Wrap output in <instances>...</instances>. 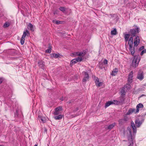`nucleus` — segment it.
I'll list each match as a JSON object with an SVG mask.
<instances>
[{
  "label": "nucleus",
  "mask_w": 146,
  "mask_h": 146,
  "mask_svg": "<svg viewBox=\"0 0 146 146\" xmlns=\"http://www.w3.org/2000/svg\"><path fill=\"white\" fill-rule=\"evenodd\" d=\"M29 35V32L26 30L23 32V35L21 40V45H23L25 40V38L26 36H28Z\"/></svg>",
  "instance_id": "3"
},
{
  "label": "nucleus",
  "mask_w": 146,
  "mask_h": 146,
  "mask_svg": "<svg viewBox=\"0 0 146 146\" xmlns=\"http://www.w3.org/2000/svg\"><path fill=\"white\" fill-rule=\"evenodd\" d=\"M137 78L140 80H143L144 78V76H143V72H141L139 73L138 74Z\"/></svg>",
  "instance_id": "14"
},
{
  "label": "nucleus",
  "mask_w": 146,
  "mask_h": 146,
  "mask_svg": "<svg viewBox=\"0 0 146 146\" xmlns=\"http://www.w3.org/2000/svg\"><path fill=\"white\" fill-rule=\"evenodd\" d=\"M85 52H74L71 55V56H78V57H81V58H83V57L85 54Z\"/></svg>",
  "instance_id": "2"
},
{
  "label": "nucleus",
  "mask_w": 146,
  "mask_h": 146,
  "mask_svg": "<svg viewBox=\"0 0 146 146\" xmlns=\"http://www.w3.org/2000/svg\"><path fill=\"white\" fill-rule=\"evenodd\" d=\"M60 10L62 11H64L65 10V8L64 7H60L59 8Z\"/></svg>",
  "instance_id": "33"
},
{
  "label": "nucleus",
  "mask_w": 146,
  "mask_h": 146,
  "mask_svg": "<svg viewBox=\"0 0 146 146\" xmlns=\"http://www.w3.org/2000/svg\"><path fill=\"white\" fill-rule=\"evenodd\" d=\"M128 42V44L129 46H132L133 44V38L132 37H130L129 40H128V41H127V42Z\"/></svg>",
  "instance_id": "18"
},
{
  "label": "nucleus",
  "mask_w": 146,
  "mask_h": 146,
  "mask_svg": "<svg viewBox=\"0 0 146 146\" xmlns=\"http://www.w3.org/2000/svg\"><path fill=\"white\" fill-rule=\"evenodd\" d=\"M83 58L78 57V58L72 60L70 62V65L72 66L73 64H74L77 62H80L82 60Z\"/></svg>",
  "instance_id": "4"
},
{
  "label": "nucleus",
  "mask_w": 146,
  "mask_h": 146,
  "mask_svg": "<svg viewBox=\"0 0 146 146\" xmlns=\"http://www.w3.org/2000/svg\"><path fill=\"white\" fill-rule=\"evenodd\" d=\"M118 71V69L117 68H115L113 69V70L112 71L111 74L113 76H114L117 74Z\"/></svg>",
  "instance_id": "22"
},
{
  "label": "nucleus",
  "mask_w": 146,
  "mask_h": 146,
  "mask_svg": "<svg viewBox=\"0 0 146 146\" xmlns=\"http://www.w3.org/2000/svg\"><path fill=\"white\" fill-rule=\"evenodd\" d=\"M60 21H56V23L57 24H60Z\"/></svg>",
  "instance_id": "37"
},
{
  "label": "nucleus",
  "mask_w": 146,
  "mask_h": 146,
  "mask_svg": "<svg viewBox=\"0 0 146 146\" xmlns=\"http://www.w3.org/2000/svg\"><path fill=\"white\" fill-rule=\"evenodd\" d=\"M135 46H129V50L130 51L131 54L133 55L134 53Z\"/></svg>",
  "instance_id": "19"
},
{
  "label": "nucleus",
  "mask_w": 146,
  "mask_h": 146,
  "mask_svg": "<svg viewBox=\"0 0 146 146\" xmlns=\"http://www.w3.org/2000/svg\"><path fill=\"white\" fill-rule=\"evenodd\" d=\"M82 73L84 74V76L83 79V81L85 82L89 78L88 74L86 72H83Z\"/></svg>",
  "instance_id": "9"
},
{
  "label": "nucleus",
  "mask_w": 146,
  "mask_h": 146,
  "mask_svg": "<svg viewBox=\"0 0 146 146\" xmlns=\"http://www.w3.org/2000/svg\"><path fill=\"white\" fill-rule=\"evenodd\" d=\"M9 26V23L8 22H6L4 25L3 27L4 28L8 27Z\"/></svg>",
  "instance_id": "32"
},
{
  "label": "nucleus",
  "mask_w": 146,
  "mask_h": 146,
  "mask_svg": "<svg viewBox=\"0 0 146 146\" xmlns=\"http://www.w3.org/2000/svg\"><path fill=\"white\" fill-rule=\"evenodd\" d=\"M52 48L51 46L48 47V49L46 50V52L47 53H50L51 51Z\"/></svg>",
  "instance_id": "30"
},
{
  "label": "nucleus",
  "mask_w": 146,
  "mask_h": 146,
  "mask_svg": "<svg viewBox=\"0 0 146 146\" xmlns=\"http://www.w3.org/2000/svg\"><path fill=\"white\" fill-rule=\"evenodd\" d=\"M0 146H3L2 145H0Z\"/></svg>",
  "instance_id": "41"
},
{
  "label": "nucleus",
  "mask_w": 146,
  "mask_h": 146,
  "mask_svg": "<svg viewBox=\"0 0 146 146\" xmlns=\"http://www.w3.org/2000/svg\"><path fill=\"white\" fill-rule=\"evenodd\" d=\"M130 32L132 36H134L136 34L139 33V28L137 27L135 29H131Z\"/></svg>",
  "instance_id": "6"
},
{
  "label": "nucleus",
  "mask_w": 146,
  "mask_h": 146,
  "mask_svg": "<svg viewBox=\"0 0 146 146\" xmlns=\"http://www.w3.org/2000/svg\"><path fill=\"white\" fill-rule=\"evenodd\" d=\"M112 102L113 104L118 105L119 104V102L116 100H113L112 101Z\"/></svg>",
  "instance_id": "31"
},
{
  "label": "nucleus",
  "mask_w": 146,
  "mask_h": 146,
  "mask_svg": "<svg viewBox=\"0 0 146 146\" xmlns=\"http://www.w3.org/2000/svg\"><path fill=\"white\" fill-rule=\"evenodd\" d=\"M62 108L60 106L56 108L55 109V111L53 113L54 114V115H58L59 113V112L62 111Z\"/></svg>",
  "instance_id": "7"
},
{
  "label": "nucleus",
  "mask_w": 146,
  "mask_h": 146,
  "mask_svg": "<svg viewBox=\"0 0 146 146\" xmlns=\"http://www.w3.org/2000/svg\"><path fill=\"white\" fill-rule=\"evenodd\" d=\"M115 125V123H113L112 124H111L108 127V129H111L113 127H114Z\"/></svg>",
  "instance_id": "29"
},
{
  "label": "nucleus",
  "mask_w": 146,
  "mask_h": 146,
  "mask_svg": "<svg viewBox=\"0 0 146 146\" xmlns=\"http://www.w3.org/2000/svg\"><path fill=\"white\" fill-rule=\"evenodd\" d=\"M121 120H122V119H121V120H120L119 121H121Z\"/></svg>",
  "instance_id": "40"
},
{
  "label": "nucleus",
  "mask_w": 146,
  "mask_h": 146,
  "mask_svg": "<svg viewBox=\"0 0 146 146\" xmlns=\"http://www.w3.org/2000/svg\"><path fill=\"white\" fill-rule=\"evenodd\" d=\"M3 79L2 78H0V84L3 81Z\"/></svg>",
  "instance_id": "36"
},
{
  "label": "nucleus",
  "mask_w": 146,
  "mask_h": 146,
  "mask_svg": "<svg viewBox=\"0 0 146 146\" xmlns=\"http://www.w3.org/2000/svg\"><path fill=\"white\" fill-rule=\"evenodd\" d=\"M63 116V115H60L58 116L55 117L54 118L56 120H59L61 119L62 118Z\"/></svg>",
  "instance_id": "26"
},
{
  "label": "nucleus",
  "mask_w": 146,
  "mask_h": 146,
  "mask_svg": "<svg viewBox=\"0 0 146 146\" xmlns=\"http://www.w3.org/2000/svg\"><path fill=\"white\" fill-rule=\"evenodd\" d=\"M112 102V101H109L106 103L105 104V107L106 108L109 106L110 105L113 104Z\"/></svg>",
  "instance_id": "24"
},
{
  "label": "nucleus",
  "mask_w": 146,
  "mask_h": 146,
  "mask_svg": "<svg viewBox=\"0 0 146 146\" xmlns=\"http://www.w3.org/2000/svg\"><path fill=\"white\" fill-rule=\"evenodd\" d=\"M143 107V106L141 103H139L136 106V112L138 113L139 111V108H142Z\"/></svg>",
  "instance_id": "16"
},
{
  "label": "nucleus",
  "mask_w": 146,
  "mask_h": 146,
  "mask_svg": "<svg viewBox=\"0 0 146 146\" xmlns=\"http://www.w3.org/2000/svg\"><path fill=\"white\" fill-rule=\"evenodd\" d=\"M104 64H108V61L106 59L104 60Z\"/></svg>",
  "instance_id": "35"
},
{
  "label": "nucleus",
  "mask_w": 146,
  "mask_h": 146,
  "mask_svg": "<svg viewBox=\"0 0 146 146\" xmlns=\"http://www.w3.org/2000/svg\"><path fill=\"white\" fill-rule=\"evenodd\" d=\"M133 145V143H132V144H130V145L129 146H132Z\"/></svg>",
  "instance_id": "39"
},
{
  "label": "nucleus",
  "mask_w": 146,
  "mask_h": 146,
  "mask_svg": "<svg viewBox=\"0 0 146 146\" xmlns=\"http://www.w3.org/2000/svg\"><path fill=\"white\" fill-rule=\"evenodd\" d=\"M50 56L52 57H54L55 58H57L59 56L58 54L55 53H52L50 54Z\"/></svg>",
  "instance_id": "28"
},
{
  "label": "nucleus",
  "mask_w": 146,
  "mask_h": 146,
  "mask_svg": "<svg viewBox=\"0 0 146 146\" xmlns=\"http://www.w3.org/2000/svg\"><path fill=\"white\" fill-rule=\"evenodd\" d=\"M129 35L128 34H125L124 35V38L126 42L128 41L129 38Z\"/></svg>",
  "instance_id": "25"
},
{
  "label": "nucleus",
  "mask_w": 146,
  "mask_h": 146,
  "mask_svg": "<svg viewBox=\"0 0 146 146\" xmlns=\"http://www.w3.org/2000/svg\"><path fill=\"white\" fill-rule=\"evenodd\" d=\"M38 66L41 68L44 69V62L42 61H39L38 63Z\"/></svg>",
  "instance_id": "12"
},
{
  "label": "nucleus",
  "mask_w": 146,
  "mask_h": 146,
  "mask_svg": "<svg viewBox=\"0 0 146 146\" xmlns=\"http://www.w3.org/2000/svg\"><path fill=\"white\" fill-rule=\"evenodd\" d=\"M135 125L138 127H140L142 123V122L140 121L139 119H137L135 120Z\"/></svg>",
  "instance_id": "13"
},
{
  "label": "nucleus",
  "mask_w": 146,
  "mask_h": 146,
  "mask_svg": "<svg viewBox=\"0 0 146 146\" xmlns=\"http://www.w3.org/2000/svg\"><path fill=\"white\" fill-rule=\"evenodd\" d=\"M94 80L96 85L97 86L100 87L102 85L103 82H100L99 81V79L98 77H95Z\"/></svg>",
  "instance_id": "5"
},
{
  "label": "nucleus",
  "mask_w": 146,
  "mask_h": 146,
  "mask_svg": "<svg viewBox=\"0 0 146 146\" xmlns=\"http://www.w3.org/2000/svg\"><path fill=\"white\" fill-rule=\"evenodd\" d=\"M140 42V40L139 37L137 36L135 38L134 42V46H138Z\"/></svg>",
  "instance_id": "11"
},
{
  "label": "nucleus",
  "mask_w": 146,
  "mask_h": 146,
  "mask_svg": "<svg viewBox=\"0 0 146 146\" xmlns=\"http://www.w3.org/2000/svg\"><path fill=\"white\" fill-rule=\"evenodd\" d=\"M117 34V31L116 29L114 28L111 31V35H116Z\"/></svg>",
  "instance_id": "23"
},
{
  "label": "nucleus",
  "mask_w": 146,
  "mask_h": 146,
  "mask_svg": "<svg viewBox=\"0 0 146 146\" xmlns=\"http://www.w3.org/2000/svg\"><path fill=\"white\" fill-rule=\"evenodd\" d=\"M131 85L129 84H127L125 86L124 88L125 89L128 90L129 89L131 88Z\"/></svg>",
  "instance_id": "27"
},
{
  "label": "nucleus",
  "mask_w": 146,
  "mask_h": 146,
  "mask_svg": "<svg viewBox=\"0 0 146 146\" xmlns=\"http://www.w3.org/2000/svg\"><path fill=\"white\" fill-rule=\"evenodd\" d=\"M27 28L28 29H29L31 31H34L33 26L31 23H29Z\"/></svg>",
  "instance_id": "21"
},
{
  "label": "nucleus",
  "mask_w": 146,
  "mask_h": 146,
  "mask_svg": "<svg viewBox=\"0 0 146 146\" xmlns=\"http://www.w3.org/2000/svg\"><path fill=\"white\" fill-rule=\"evenodd\" d=\"M145 53H146V50H142L141 53V55H142L143 54Z\"/></svg>",
  "instance_id": "34"
},
{
  "label": "nucleus",
  "mask_w": 146,
  "mask_h": 146,
  "mask_svg": "<svg viewBox=\"0 0 146 146\" xmlns=\"http://www.w3.org/2000/svg\"><path fill=\"white\" fill-rule=\"evenodd\" d=\"M144 48V47H143V46H142V47H141L140 48V50H142L143 49V48Z\"/></svg>",
  "instance_id": "38"
},
{
  "label": "nucleus",
  "mask_w": 146,
  "mask_h": 146,
  "mask_svg": "<svg viewBox=\"0 0 146 146\" xmlns=\"http://www.w3.org/2000/svg\"><path fill=\"white\" fill-rule=\"evenodd\" d=\"M133 73L132 71L131 72L128 76V82L129 83H131L132 82Z\"/></svg>",
  "instance_id": "8"
},
{
  "label": "nucleus",
  "mask_w": 146,
  "mask_h": 146,
  "mask_svg": "<svg viewBox=\"0 0 146 146\" xmlns=\"http://www.w3.org/2000/svg\"><path fill=\"white\" fill-rule=\"evenodd\" d=\"M137 113L138 112H136V110L135 109L130 108L129 110L128 111L127 113V115H129L132 113Z\"/></svg>",
  "instance_id": "10"
},
{
  "label": "nucleus",
  "mask_w": 146,
  "mask_h": 146,
  "mask_svg": "<svg viewBox=\"0 0 146 146\" xmlns=\"http://www.w3.org/2000/svg\"><path fill=\"white\" fill-rule=\"evenodd\" d=\"M38 119L39 120H41L43 123H45L46 121V118L44 117L39 115Z\"/></svg>",
  "instance_id": "17"
},
{
  "label": "nucleus",
  "mask_w": 146,
  "mask_h": 146,
  "mask_svg": "<svg viewBox=\"0 0 146 146\" xmlns=\"http://www.w3.org/2000/svg\"><path fill=\"white\" fill-rule=\"evenodd\" d=\"M140 60V57L139 55L135 56L133 60L132 65L134 68L138 66L139 62Z\"/></svg>",
  "instance_id": "1"
},
{
  "label": "nucleus",
  "mask_w": 146,
  "mask_h": 146,
  "mask_svg": "<svg viewBox=\"0 0 146 146\" xmlns=\"http://www.w3.org/2000/svg\"><path fill=\"white\" fill-rule=\"evenodd\" d=\"M131 125L133 129V132L135 133L136 132V128L133 121L131 122Z\"/></svg>",
  "instance_id": "20"
},
{
  "label": "nucleus",
  "mask_w": 146,
  "mask_h": 146,
  "mask_svg": "<svg viewBox=\"0 0 146 146\" xmlns=\"http://www.w3.org/2000/svg\"><path fill=\"white\" fill-rule=\"evenodd\" d=\"M127 91V90H125V89L124 88H123L121 91V97L122 98H123L126 92Z\"/></svg>",
  "instance_id": "15"
}]
</instances>
